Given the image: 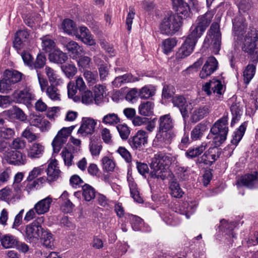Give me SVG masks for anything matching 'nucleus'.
<instances>
[{
	"mask_svg": "<svg viewBox=\"0 0 258 258\" xmlns=\"http://www.w3.org/2000/svg\"><path fill=\"white\" fill-rule=\"evenodd\" d=\"M258 31L254 29L248 32L244 39L242 50L249 55L252 64H248L243 73L244 82L248 84L255 73L256 64L258 62Z\"/></svg>",
	"mask_w": 258,
	"mask_h": 258,
	"instance_id": "f257e3e1",
	"label": "nucleus"
},
{
	"mask_svg": "<svg viewBox=\"0 0 258 258\" xmlns=\"http://www.w3.org/2000/svg\"><path fill=\"white\" fill-rule=\"evenodd\" d=\"M156 137L153 140L154 147H166L171 143L176 134L174 130V120L169 114L161 116Z\"/></svg>",
	"mask_w": 258,
	"mask_h": 258,
	"instance_id": "f03ea898",
	"label": "nucleus"
},
{
	"mask_svg": "<svg viewBox=\"0 0 258 258\" xmlns=\"http://www.w3.org/2000/svg\"><path fill=\"white\" fill-rule=\"evenodd\" d=\"M170 161V157L164 153L154 155L150 164L151 177L164 180L167 177V169Z\"/></svg>",
	"mask_w": 258,
	"mask_h": 258,
	"instance_id": "7ed1b4c3",
	"label": "nucleus"
},
{
	"mask_svg": "<svg viewBox=\"0 0 258 258\" xmlns=\"http://www.w3.org/2000/svg\"><path fill=\"white\" fill-rule=\"evenodd\" d=\"M182 25V21L178 15L168 13L162 19L159 26L161 33L173 35L178 32Z\"/></svg>",
	"mask_w": 258,
	"mask_h": 258,
	"instance_id": "20e7f679",
	"label": "nucleus"
},
{
	"mask_svg": "<svg viewBox=\"0 0 258 258\" xmlns=\"http://www.w3.org/2000/svg\"><path fill=\"white\" fill-rule=\"evenodd\" d=\"M228 115L217 120L211 128V133L214 135L213 143L216 146H220L226 139L228 133Z\"/></svg>",
	"mask_w": 258,
	"mask_h": 258,
	"instance_id": "39448f33",
	"label": "nucleus"
},
{
	"mask_svg": "<svg viewBox=\"0 0 258 258\" xmlns=\"http://www.w3.org/2000/svg\"><path fill=\"white\" fill-rule=\"evenodd\" d=\"M213 16L214 13L211 11L199 16L196 21V24L193 25L190 28L191 35L196 38H200L209 26Z\"/></svg>",
	"mask_w": 258,
	"mask_h": 258,
	"instance_id": "423d86ee",
	"label": "nucleus"
},
{
	"mask_svg": "<svg viewBox=\"0 0 258 258\" xmlns=\"http://www.w3.org/2000/svg\"><path fill=\"white\" fill-rule=\"evenodd\" d=\"M23 74L16 70H7L4 72V78L0 81V92L7 93L12 89V85L19 82Z\"/></svg>",
	"mask_w": 258,
	"mask_h": 258,
	"instance_id": "0eeeda50",
	"label": "nucleus"
},
{
	"mask_svg": "<svg viewBox=\"0 0 258 258\" xmlns=\"http://www.w3.org/2000/svg\"><path fill=\"white\" fill-rule=\"evenodd\" d=\"M149 134L146 131L140 130L131 136L127 143L134 151L143 150L148 143Z\"/></svg>",
	"mask_w": 258,
	"mask_h": 258,
	"instance_id": "6e6552de",
	"label": "nucleus"
},
{
	"mask_svg": "<svg viewBox=\"0 0 258 258\" xmlns=\"http://www.w3.org/2000/svg\"><path fill=\"white\" fill-rule=\"evenodd\" d=\"M208 41L213 52L218 54L221 45V33L220 30V25L218 22H214L208 31Z\"/></svg>",
	"mask_w": 258,
	"mask_h": 258,
	"instance_id": "1a4fd4ad",
	"label": "nucleus"
},
{
	"mask_svg": "<svg viewBox=\"0 0 258 258\" xmlns=\"http://www.w3.org/2000/svg\"><path fill=\"white\" fill-rule=\"evenodd\" d=\"M43 218L39 217L25 227V236L30 242L38 239L40 237L43 228L41 224L43 222Z\"/></svg>",
	"mask_w": 258,
	"mask_h": 258,
	"instance_id": "9d476101",
	"label": "nucleus"
},
{
	"mask_svg": "<svg viewBox=\"0 0 258 258\" xmlns=\"http://www.w3.org/2000/svg\"><path fill=\"white\" fill-rule=\"evenodd\" d=\"M74 128L75 126L72 125L68 127H63L58 132L52 142L54 152L58 153L59 152L63 146L66 143L69 136Z\"/></svg>",
	"mask_w": 258,
	"mask_h": 258,
	"instance_id": "9b49d317",
	"label": "nucleus"
},
{
	"mask_svg": "<svg viewBox=\"0 0 258 258\" xmlns=\"http://www.w3.org/2000/svg\"><path fill=\"white\" fill-rule=\"evenodd\" d=\"M199 38L191 35H188L183 44L179 49L176 54V57L178 59H183L189 55L194 51V49Z\"/></svg>",
	"mask_w": 258,
	"mask_h": 258,
	"instance_id": "f8f14e48",
	"label": "nucleus"
},
{
	"mask_svg": "<svg viewBox=\"0 0 258 258\" xmlns=\"http://www.w3.org/2000/svg\"><path fill=\"white\" fill-rule=\"evenodd\" d=\"M221 150L217 146L210 148L204 154L196 161L197 164L203 163L207 165H211L220 156Z\"/></svg>",
	"mask_w": 258,
	"mask_h": 258,
	"instance_id": "ddd939ff",
	"label": "nucleus"
},
{
	"mask_svg": "<svg viewBox=\"0 0 258 258\" xmlns=\"http://www.w3.org/2000/svg\"><path fill=\"white\" fill-rule=\"evenodd\" d=\"M218 64V61L215 57H209L200 72V77L202 79H205L210 76L217 69Z\"/></svg>",
	"mask_w": 258,
	"mask_h": 258,
	"instance_id": "4468645a",
	"label": "nucleus"
},
{
	"mask_svg": "<svg viewBox=\"0 0 258 258\" xmlns=\"http://www.w3.org/2000/svg\"><path fill=\"white\" fill-rule=\"evenodd\" d=\"M5 159L9 164L17 166L24 165L27 161L26 155L18 151H10Z\"/></svg>",
	"mask_w": 258,
	"mask_h": 258,
	"instance_id": "2eb2a0df",
	"label": "nucleus"
},
{
	"mask_svg": "<svg viewBox=\"0 0 258 258\" xmlns=\"http://www.w3.org/2000/svg\"><path fill=\"white\" fill-rule=\"evenodd\" d=\"M257 178L256 173L245 174L238 179L236 184L238 186H244L250 188L258 187Z\"/></svg>",
	"mask_w": 258,
	"mask_h": 258,
	"instance_id": "dca6fc26",
	"label": "nucleus"
},
{
	"mask_svg": "<svg viewBox=\"0 0 258 258\" xmlns=\"http://www.w3.org/2000/svg\"><path fill=\"white\" fill-rule=\"evenodd\" d=\"M13 101L16 103H29L33 98V95L29 89L25 88L21 91H15L12 94Z\"/></svg>",
	"mask_w": 258,
	"mask_h": 258,
	"instance_id": "f3484780",
	"label": "nucleus"
},
{
	"mask_svg": "<svg viewBox=\"0 0 258 258\" xmlns=\"http://www.w3.org/2000/svg\"><path fill=\"white\" fill-rule=\"evenodd\" d=\"M202 89L208 95H210L212 94V92L219 95H221L222 94L223 85L221 81L213 79L206 83L203 86Z\"/></svg>",
	"mask_w": 258,
	"mask_h": 258,
	"instance_id": "a211bd4d",
	"label": "nucleus"
},
{
	"mask_svg": "<svg viewBox=\"0 0 258 258\" xmlns=\"http://www.w3.org/2000/svg\"><path fill=\"white\" fill-rule=\"evenodd\" d=\"M96 121L90 117H83L82 118V137L92 135L96 125Z\"/></svg>",
	"mask_w": 258,
	"mask_h": 258,
	"instance_id": "6ab92c4d",
	"label": "nucleus"
},
{
	"mask_svg": "<svg viewBox=\"0 0 258 258\" xmlns=\"http://www.w3.org/2000/svg\"><path fill=\"white\" fill-rule=\"evenodd\" d=\"M47 178L49 182L56 180L60 175V170L57 166V162L55 159L50 161L46 170Z\"/></svg>",
	"mask_w": 258,
	"mask_h": 258,
	"instance_id": "aec40b11",
	"label": "nucleus"
},
{
	"mask_svg": "<svg viewBox=\"0 0 258 258\" xmlns=\"http://www.w3.org/2000/svg\"><path fill=\"white\" fill-rule=\"evenodd\" d=\"M245 20L241 16L235 17L232 21L233 29L234 36H237V39L243 35L247 25Z\"/></svg>",
	"mask_w": 258,
	"mask_h": 258,
	"instance_id": "412c9836",
	"label": "nucleus"
},
{
	"mask_svg": "<svg viewBox=\"0 0 258 258\" xmlns=\"http://www.w3.org/2000/svg\"><path fill=\"white\" fill-rule=\"evenodd\" d=\"M174 106L177 107L184 118L188 116V104L185 98L182 96H177L172 99Z\"/></svg>",
	"mask_w": 258,
	"mask_h": 258,
	"instance_id": "4be33fe9",
	"label": "nucleus"
},
{
	"mask_svg": "<svg viewBox=\"0 0 258 258\" xmlns=\"http://www.w3.org/2000/svg\"><path fill=\"white\" fill-rule=\"evenodd\" d=\"M102 149V142L98 136L90 138L89 151L93 156H98Z\"/></svg>",
	"mask_w": 258,
	"mask_h": 258,
	"instance_id": "5701e85b",
	"label": "nucleus"
},
{
	"mask_svg": "<svg viewBox=\"0 0 258 258\" xmlns=\"http://www.w3.org/2000/svg\"><path fill=\"white\" fill-rule=\"evenodd\" d=\"M52 202V199L49 196L38 202L34 207L36 214L42 215L47 213L49 210Z\"/></svg>",
	"mask_w": 258,
	"mask_h": 258,
	"instance_id": "b1692460",
	"label": "nucleus"
},
{
	"mask_svg": "<svg viewBox=\"0 0 258 258\" xmlns=\"http://www.w3.org/2000/svg\"><path fill=\"white\" fill-rule=\"evenodd\" d=\"M139 80L138 78L133 76L132 74L127 73L116 77L112 84L114 87L118 88L125 84L135 82Z\"/></svg>",
	"mask_w": 258,
	"mask_h": 258,
	"instance_id": "393cba45",
	"label": "nucleus"
},
{
	"mask_svg": "<svg viewBox=\"0 0 258 258\" xmlns=\"http://www.w3.org/2000/svg\"><path fill=\"white\" fill-rule=\"evenodd\" d=\"M68 57L66 53L59 49H54L48 55L49 60L57 64H62L66 62Z\"/></svg>",
	"mask_w": 258,
	"mask_h": 258,
	"instance_id": "a878e982",
	"label": "nucleus"
},
{
	"mask_svg": "<svg viewBox=\"0 0 258 258\" xmlns=\"http://www.w3.org/2000/svg\"><path fill=\"white\" fill-rule=\"evenodd\" d=\"M210 112V108L209 105H206L195 108L191 115V120L192 122H197L205 116H206Z\"/></svg>",
	"mask_w": 258,
	"mask_h": 258,
	"instance_id": "bb28decb",
	"label": "nucleus"
},
{
	"mask_svg": "<svg viewBox=\"0 0 258 258\" xmlns=\"http://www.w3.org/2000/svg\"><path fill=\"white\" fill-rule=\"evenodd\" d=\"M45 73L50 84L60 85L63 83L62 79L57 73V72L48 66L44 69Z\"/></svg>",
	"mask_w": 258,
	"mask_h": 258,
	"instance_id": "cd10ccee",
	"label": "nucleus"
},
{
	"mask_svg": "<svg viewBox=\"0 0 258 258\" xmlns=\"http://www.w3.org/2000/svg\"><path fill=\"white\" fill-rule=\"evenodd\" d=\"M44 151V147L40 143H35L31 145L27 153V156L31 159L41 157Z\"/></svg>",
	"mask_w": 258,
	"mask_h": 258,
	"instance_id": "c85d7f7f",
	"label": "nucleus"
},
{
	"mask_svg": "<svg viewBox=\"0 0 258 258\" xmlns=\"http://www.w3.org/2000/svg\"><path fill=\"white\" fill-rule=\"evenodd\" d=\"M208 147L206 142H203L200 146L189 148L185 152V156L188 159H192L200 155Z\"/></svg>",
	"mask_w": 258,
	"mask_h": 258,
	"instance_id": "c756f323",
	"label": "nucleus"
},
{
	"mask_svg": "<svg viewBox=\"0 0 258 258\" xmlns=\"http://www.w3.org/2000/svg\"><path fill=\"white\" fill-rule=\"evenodd\" d=\"M55 84H50L48 86L46 89V94L48 97L54 101L61 100V93L59 89L57 88Z\"/></svg>",
	"mask_w": 258,
	"mask_h": 258,
	"instance_id": "7c9ffc66",
	"label": "nucleus"
},
{
	"mask_svg": "<svg viewBox=\"0 0 258 258\" xmlns=\"http://www.w3.org/2000/svg\"><path fill=\"white\" fill-rule=\"evenodd\" d=\"M154 103L148 101L141 103L139 106V113L143 116H150L153 114Z\"/></svg>",
	"mask_w": 258,
	"mask_h": 258,
	"instance_id": "2f4dec72",
	"label": "nucleus"
},
{
	"mask_svg": "<svg viewBox=\"0 0 258 258\" xmlns=\"http://www.w3.org/2000/svg\"><path fill=\"white\" fill-rule=\"evenodd\" d=\"M86 85L82 79V103L85 104L92 103L95 97L90 90H86Z\"/></svg>",
	"mask_w": 258,
	"mask_h": 258,
	"instance_id": "473e14b6",
	"label": "nucleus"
},
{
	"mask_svg": "<svg viewBox=\"0 0 258 258\" xmlns=\"http://www.w3.org/2000/svg\"><path fill=\"white\" fill-rule=\"evenodd\" d=\"M82 195L86 201L90 202L96 196L95 189L88 184L85 183L82 186Z\"/></svg>",
	"mask_w": 258,
	"mask_h": 258,
	"instance_id": "72a5a7b5",
	"label": "nucleus"
},
{
	"mask_svg": "<svg viewBox=\"0 0 258 258\" xmlns=\"http://www.w3.org/2000/svg\"><path fill=\"white\" fill-rule=\"evenodd\" d=\"M247 122H244L239 127L238 130L234 133V135L232 137V139L231 141V143L237 146L240 141L241 140L243 137L244 133L245 132L246 127H247Z\"/></svg>",
	"mask_w": 258,
	"mask_h": 258,
	"instance_id": "f704fd0d",
	"label": "nucleus"
},
{
	"mask_svg": "<svg viewBox=\"0 0 258 258\" xmlns=\"http://www.w3.org/2000/svg\"><path fill=\"white\" fill-rule=\"evenodd\" d=\"M40 238L42 244L45 247L51 248L53 246L54 238L52 234L49 231L43 229Z\"/></svg>",
	"mask_w": 258,
	"mask_h": 258,
	"instance_id": "c9c22d12",
	"label": "nucleus"
},
{
	"mask_svg": "<svg viewBox=\"0 0 258 258\" xmlns=\"http://www.w3.org/2000/svg\"><path fill=\"white\" fill-rule=\"evenodd\" d=\"M0 199L8 203H14L17 198L9 187H5L0 190Z\"/></svg>",
	"mask_w": 258,
	"mask_h": 258,
	"instance_id": "e433bc0d",
	"label": "nucleus"
},
{
	"mask_svg": "<svg viewBox=\"0 0 258 258\" xmlns=\"http://www.w3.org/2000/svg\"><path fill=\"white\" fill-rule=\"evenodd\" d=\"M18 240L14 236L6 234L2 237L1 244L5 248H10L16 246L18 244Z\"/></svg>",
	"mask_w": 258,
	"mask_h": 258,
	"instance_id": "4c0bfd02",
	"label": "nucleus"
},
{
	"mask_svg": "<svg viewBox=\"0 0 258 258\" xmlns=\"http://www.w3.org/2000/svg\"><path fill=\"white\" fill-rule=\"evenodd\" d=\"M206 129L207 126L205 124L201 123L198 124L191 132L190 137L191 140L196 141L200 139Z\"/></svg>",
	"mask_w": 258,
	"mask_h": 258,
	"instance_id": "58836bf2",
	"label": "nucleus"
},
{
	"mask_svg": "<svg viewBox=\"0 0 258 258\" xmlns=\"http://www.w3.org/2000/svg\"><path fill=\"white\" fill-rule=\"evenodd\" d=\"M67 87L68 96L73 98L76 94L77 90H81V77H78L76 82H70Z\"/></svg>",
	"mask_w": 258,
	"mask_h": 258,
	"instance_id": "ea45409f",
	"label": "nucleus"
},
{
	"mask_svg": "<svg viewBox=\"0 0 258 258\" xmlns=\"http://www.w3.org/2000/svg\"><path fill=\"white\" fill-rule=\"evenodd\" d=\"M61 28L63 31L69 34H76L77 33V28L74 22L69 19H64L61 25Z\"/></svg>",
	"mask_w": 258,
	"mask_h": 258,
	"instance_id": "a19ab883",
	"label": "nucleus"
},
{
	"mask_svg": "<svg viewBox=\"0 0 258 258\" xmlns=\"http://www.w3.org/2000/svg\"><path fill=\"white\" fill-rule=\"evenodd\" d=\"M139 96L143 99H147L155 94V89L151 86H145L139 91Z\"/></svg>",
	"mask_w": 258,
	"mask_h": 258,
	"instance_id": "79ce46f5",
	"label": "nucleus"
},
{
	"mask_svg": "<svg viewBox=\"0 0 258 258\" xmlns=\"http://www.w3.org/2000/svg\"><path fill=\"white\" fill-rule=\"evenodd\" d=\"M82 42L89 45L95 44V41L93 38L89 29L83 26H82Z\"/></svg>",
	"mask_w": 258,
	"mask_h": 258,
	"instance_id": "37998d69",
	"label": "nucleus"
},
{
	"mask_svg": "<svg viewBox=\"0 0 258 258\" xmlns=\"http://www.w3.org/2000/svg\"><path fill=\"white\" fill-rule=\"evenodd\" d=\"M177 41L174 38H169L165 39L162 43V49L164 53L167 54L170 52L173 48L176 45Z\"/></svg>",
	"mask_w": 258,
	"mask_h": 258,
	"instance_id": "c03bdc74",
	"label": "nucleus"
},
{
	"mask_svg": "<svg viewBox=\"0 0 258 258\" xmlns=\"http://www.w3.org/2000/svg\"><path fill=\"white\" fill-rule=\"evenodd\" d=\"M169 188L171 190V195L176 198H180L182 197L184 192L180 188L178 182L172 181L170 184Z\"/></svg>",
	"mask_w": 258,
	"mask_h": 258,
	"instance_id": "a18cd8bd",
	"label": "nucleus"
},
{
	"mask_svg": "<svg viewBox=\"0 0 258 258\" xmlns=\"http://www.w3.org/2000/svg\"><path fill=\"white\" fill-rule=\"evenodd\" d=\"M102 122L106 124L115 125L120 122V118L117 114L108 113L103 117Z\"/></svg>",
	"mask_w": 258,
	"mask_h": 258,
	"instance_id": "49530a36",
	"label": "nucleus"
},
{
	"mask_svg": "<svg viewBox=\"0 0 258 258\" xmlns=\"http://www.w3.org/2000/svg\"><path fill=\"white\" fill-rule=\"evenodd\" d=\"M183 6L179 8H177V10L175 11L176 13L175 15H178V16L181 18V21L182 19L187 18L190 16V10L189 7L187 4H183Z\"/></svg>",
	"mask_w": 258,
	"mask_h": 258,
	"instance_id": "de8ad7c7",
	"label": "nucleus"
},
{
	"mask_svg": "<svg viewBox=\"0 0 258 258\" xmlns=\"http://www.w3.org/2000/svg\"><path fill=\"white\" fill-rule=\"evenodd\" d=\"M46 61V58L45 56L43 54L39 53L37 55L35 61H33L31 69L36 70L42 69L45 66Z\"/></svg>",
	"mask_w": 258,
	"mask_h": 258,
	"instance_id": "09e8293b",
	"label": "nucleus"
},
{
	"mask_svg": "<svg viewBox=\"0 0 258 258\" xmlns=\"http://www.w3.org/2000/svg\"><path fill=\"white\" fill-rule=\"evenodd\" d=\"M116 128L119 133L120 138L123 140L128 139L131 131L129 127L125 124H119L116 126Z\"/></svg>",
	"mask_w": 258,
	"mask_h": 258,
	"instance_id": "8fccbe9b",
	"label": "nucleus"
},
{
	"mask_svg": "<svg viewBox=\"0 0 258 258\" xmlns=\"http://www.w3.org/2000/svg\"><path fill=\"white\" fill-rule=\"evenodd\" d=\"M41 39L42 40V49L45 51H49L55 47V42L49 37L45 36L41 38Z\"/></svg>",
	"mask_w": 258,
	"mask_h": 258,
	"instance_id": "3c124183",
	"label": "nucleus"
},
{
	"mask_svg": "<svg viewBox=\"0 0 258 258\" xmlns=\"http://www.w3.org/2000/svg\"><path fill=\"white\" fill-rule=\"evenodd\" d=\"M235 227V224L233 223H228L226 220L223 219L220 221V224L219 226L220 229L223 231L226 232L227 233H231L232 235V236L234 237L233 235L232 230Z\"/></svg>",
	"mask_w": 258,
	"mask_h": 258,
	"instance_id": "603ef678",
	"label": "nucleus"
},
{
	"mask_svg": "<svg viewBox=\"0 0 258 258\" xmlns=\"http://www.w3.org/2000/svg\"><path fill=\"white\" fill-rule=\"evenodd\" d=\"M103 169L107 172L113 171L115 165L113 161L108 157H104L102 160Z\"/></svg>",
	"mask_w": 258,
	"mask_h": 258,
	"instance_id": "864d4df0",
	"label": "nucleus"
},
{
	"mask_svg": "<svg viewBox=\"0 0 258 258\" xmlns=\"http://www.w3.org/2000/svg\"><path fill=\"white\" fill-rule=\"evenodd\" d=\"M61 69L68 78H72L77 73V68L73 64L61 66Z\"/></svg>",
	"mask_w": 258,
	"mask_h": 258,
	"instance_id": "5fc2aeb1",
	"label": "nucleus"
},
{
	"mask_svg": "<svg viewBox=\"0 0 258 258\" xmlns=\"http://www.w3.org/2000/svg\"><path fill=\"white\" fill-rule=\"evenodd\" d=\"M130 221L134 230L139 231L140 230V226L143 223L142 219L137 216L132 215L130 217Z\"/></svg>",
	"mask_w": 258,
	"mask_h": 258,
	"instance_id": "6e6d98bb",
	"label": "nucleus"
},
{
	"mask_svg": "<svg viewBox=\"0 0 258 258\" xmlns=\"http://www.w3.org/2000/svg\"><path fill=\"white\" fill-rule=\"evenodd\" d=\"M175 93V88L171 85H166L162 90V96L165 99L171 98Z\"/></svg>",
	"mask_w": 258,
	"mask_h": 258,
	"instance_id": "4d7b16f0",
	"label": "nucleus"
},
{
	"mask_svg": "<svg viewBox=\"0 0 258 258\" xmlns=\"http://www.w3.org/2000/svg\"><path fill=\"white\" fill-rule=\"evenodd\" d=\"M65 165L70 166L72 164V159L74 157L72 154L67 148L63 149L61 153Z\"/></svg>",
	"mask_w": 258,
	"mask_h": 258,
	"instance_id": "13d9d810",
	"label": "nucleus"
},
{
	"mask_svg": "<svg viewBox=\"0 0 258 258\" xmlns=\"http://www.w3.org/2000/svg\"><path fill=\"white\" fill-rule=\"evenodd\" d=\"M95 198L97 204L100 206L106 208L109 207V200L104 195L98 193L97 194Z\"/></svg>",
	"mask_w": 258,
	"mask_h": 258,
	"instance_id": "bf43d9fd",
	"label": "nucleus"
},
{
	"mask_svg": "<svg viewBox=\"0 0 258 258\" xmlns=\"http://www.w3.org/2000/svg\"><path fill=\"white\" fill-rule=\"evenodd\" d=\"M14 130L11 128L4 127L0 130V139L2 140L11 139L14 135Z\"/></svg>",
	"mask_w": 258,
	"mask_h": 258,
	"instance_id": "052dcab7",
	"label": "nucleus"
},
{
	"mask_svg": "<svg viewBox=\"0 0 258 258\" xmlns=\"http://www.w3.org/2000/svg\"><path fill=\"white\" fill-rule=\"evenodd\" d=\"M117 152L125 160L127 163L132 162V157L130 152L124 147H119Z\"/></svg>",
	"mask_w": 258,
	"mask_h": 258,
	"instance_id": "680f3d73",
	"label": "nucleus"
},
{
	"mask_svg": "<svg viewBox=\"0 0 258 258\" xmlns=\"http://www.w3.org/2000/svg\"><path fill=\"white\" fill-rule=\"evenodd\" d=\"M11 112L12 114L15 115V117L20 120L24 121L26 119V116L23 110L17 106H13Z\"/></svg>",
	"mask_w": 258,
	"mask_h": 258,
	"instance_id": "e2e57ef3",
	"label": "nucleus"
},
{
	"mask_svg": "<svg viewBox=\"0 0 258 258\" xmlns=\"http://www.w3.org/2000/svg\"><path fill=\"white\" fill-rule=\"evenodd\" d=\"M84 77L89 86L94 84L96 83L97 78V75L96 74H94L89 71H85L84 73Z\"/></svg>",
	"mask_w": 258,
	"mask_h": 258,
	"instance_id": "0e129e2a",
	"label": "nucleus"
},
{
	"mask_svg": "<svg viewBox=\"0 0 258 258\" xmlns=\"http://www.w3.org/2000/svg\"><path fill=\"white\" fill-rule=\"evenodd\" d=\"M25 141L24 140L19 138L14 140L10 145L11 148L16 150L22 149L25 147Z\"/></svg>",
	"mask_w": 258,
	"mask_h": 258,
	"instance_id": "69168bd1",
	"label": "nucleus"
},
{
	"mask_svg": "<svg viewBox=\"0 0 258 258\" xmlns=\"http://www.w3.org/2000/svg\"><path fill=\"white\" fill-rule=\"evenodd\" d=\"M238 6L240 11L245 12L251 9L252 2L251 0H240Z\"/></svg>",
	"mask_w": 258,
	"mask_h": 258,
	"instance_id": "338daca9",
	"label": "nucleus"
},
{
	"mask_svg": "<svg viewBox=\"0 0 258 258\" xmlns=\"http://www.w3.org/2000/svg\"><path fill=\"white\" fill-rule=\"evenodd\" d=\"M43 170L40 167H34L32 171L29 172V175L27 177V180L31 181L37 177L38 175L41 174Z\"/></svg>",
	"mask_w": 258,
	"mask_h": 258,
	"instance_id": "774afa93",
	"label": "nucleus"
}]
</instances>
